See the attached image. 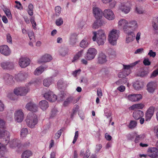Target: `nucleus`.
<instances>
[{
	"label": "nucleus",
	"mask_w": 158,
	"mask_h": 158,
	"mask_svg": "<svg viewBox=\"0 0 158 158\" xmlns=\"http://www.w3.org/2000/svg\"><path fill=\"white\" fill-rule=\"evenodd\" d=\"M94 36L92 39L93 41H96L99 46L104 44L106 40V35L103 30H99L93 32Z\"/></svg>",
	"instance_id": "nucleus-1"
},
{
	"label": "nucleus",
	"mask_w": 158,
	"mask_h": 158,
	"mask_svg": "<svg viewBox=\"0 0 158 158\" xmlns=\"http://www.w3.org/2000/svg\"><path fill=\"white\" fill-rule=\"evenodd\" d=\"M26 121L28 127L33 128L38 123L37 116L33 113H29L27 116Z\"/></svg>",
	"instance_id": "nucleus-2"
},
{
	"label": "nucleus",
	"mask_w": 158,
	"mask_h": 158,
	"mask_svg": "<svg viewBox=\"0 0 158 158\" xmlns=\"http://www.w3.org/2000/svg\"><path fill=\"white\" fill-rule=\"evenodd\" d=\"M119 31L115 29L112 30L109 34L108 40L110 44L115 45L119 36Z\"/></svg>",
	"instance_id": "nucleus-3"
},
{
	"label": "nucleus",
	"mask_w": 158,
	"mask_h": 158,
	"mask_svg": "<svg viewBox=\"0 0 158 158\" xmlns=\"http://www.w3.org/2000/svg\"><path fill=\"white\" fill-rule=\"evenodd\" d=\"M29 91V88L26 87H19L15 88L14 90V94L17 96H24Z\"/></svg>",
	"instance_id": "nucleus-4"
},
{
	"label": "nucleus",
	"mask_w": 158,
	"mask_h": 158,
	"mask_svg": "<svg viewBox=\"0 0 158 158\" xmlns=\"http://www.w3.org/2000/svg\"><path fill=\"white\" fill-rule=\"evenodd\" d=\"M97 53V50L95 48H90L87 51L85 58L87 60H91L94 58Z\"/></svg>",
	"instance_id": "nucleus-5"
},
{
	"label": "nucleus",
	"mask_w": 158,
	"mask_h": 158,
	"mask_svg": "<svg viewBox=\"0 0 158 158\" xmlns=\"http://www.w3.org/2000/svg\"><path fill=\"white\" fill-rule=\"evenodd\" d=\"M44 97L46 99L51 102H55L57 99V96L53 92L50 90L45 93L44 94Z\"/></svg>",
	"instance_id": "nucleus-6"
},
{
	"label": "nucleus",
	"mask_w": 158,
	"mask_h": 158,
	"mask_svg": "<svg viewBox=\"0 0 158 158\" xmlns=\"http://www.w3.org/2000/svg\"><path fill=\"white\" fill-rule=\"evenodd\" d=\"M15 121L18 123L21 122L24 118V114L22 109L17 110L15 112Z\"/></svg>",
	"instance_id": "nucleus-7"
},
{
	"label": "nucleus",
	"mask_w": 158,
	"mask_h": 158,
	"mask_svg": "<svg viewBox=\"0 0 158 158\" xmlns=\"http://www.w3.org/2000/svg\"><path fill=\"white\" fill-rule=\"evenodd\" d=\"M2 79L7 85H11L14 84L15 83L13 77L9 74H4L3 75Z\"/></svg>",
	"instance_id": "nucleus-8"
},
{
	"label": "nucleus",
	"mask_w": 158,
	"mask_h": 158,
	"mask_svg": "<svg viewBox=\"0 0 158 158\" xmlns=\"http://www.w3.org/2000/svg\"><path fill=\"white\" fill-rule=\"evenodd\" d=\"M30 62L29 59L26 57H22L19 59V64L21 68H25L30 64Z\"/></svg>",
	"instance_id": "nucleus-9"
},
{
	"label": "nucleus",
	"mask_w": 158,
	"mask_h": 158,
	"mask_svg": "<svg viewBox=\"0 0 158 158\" xmlns=\"http://www.w3.org/2000/svg\"><path fill=\"white\" fill-rule=\"evenodd\" d=\"M93 14L96 19H101L102 17V10L98 7L94 6L93 7Z\"/></svg>",
	"instance_id": "nucleus-10"
},
{
	"label": "nucleus",
	"mask_w": 158,
	"mask_h": 158,
	"mask_svg": "<svg viewBox=\"0 0 158 158\" xmlns=\"http://www.w3.org/2000/svg\"><path fill=\"white\" fill-rule=\"evenodd\" d=\"M103 15L104 17L110 20H113L115 16L112 11L110 9H106L103 12Z\"/></svg>",
	"instance_id": "nucleus-11"
},
{
	"label": "nucleus",
	"mask_w": 158,
	"mask_h": 158,
	"mask_svg": "<svg viewBox=\"0 0 158 158\" xmlns=\"http://www.w3.org/2000/svg\"><path fill=\"white\" fill-rule=\"evenodd\" d=\"M148 156L152 158L158 157V149L156 148H150L147 151Z\"/></svg>",
	"instance_id": "nucleus-12"
},
{
	"label": "nucleus",
	"mask_w": 158,
	"mask_h": 158,
	"mask_svg": "<svg viewBox=\"0 0 158 158\" xmlns=\"http://www.w3.org/2000/svg\"><path fill=\"white\" fill-rule=\"evenodd\" d=\"M142 95L140 94H130L128 95V99L131 102H136L140 100L142 98Z\"/></svg>",
	"instance_id": "nucleus-13"
},
{
	"label": "nucleus",
	"mask_w": 158,
	"mask_h": 158,
	"mask_svg": "<svg viewBox=\"0 0 158 158\" xmlns=\"http://www.w3.org/2000/svg\"><path fill=\"white\" fill-rule=\"evenodd\" d=\"M25 108L28 110L33 112H36L38 109L37 105L31 102L27 103L26 105Z\"/></svg>",
	"instance_id": "nucleus-14"
},
{
	"label": "nucleus",
	"mask_w": 158,
	"mask_h": 158,
	"mask_svg": "<svg viewBox=\"0 0 158 158\" xmlns=\"http://www.w3.org/2000/svg\"><path fill=\"white\" fill-rule=\"evenodd\" d=\"M1 65L3 69H10L14 68V64L13 63L9 61H5L1 63Z\"/></svg>",
	"instance_id": "nucleus-15"
},
{
	"label": "nucleus",
	"mask_w": 158,
	"mask_h": 158,
	"mask_svg": "<svg viewBox=\"0 0 158 158\" xmlns=\"http://www.w3.org/2000/svg\"><path fill=\"white\" fill-rule=\"evenodd\" d=\"M154 112V108L153 106L150 107L147 110L145 114V120H150L153 116Z\"/></svg>",
	"instance_id": "nucleus-16"
},
{
	"label": "nucleus",
	"mask_w": 158,
	"mask_h": 158,
	"mask_svg": "<svg viewBox=\"0 0 158 158\" xmlns=\"http://www.w3.org/2000/svg\"><path fill=\"white\" fill-rule=\"evenodd\" d=\"M125 33L128 35L126 40V43H129L135 40V35L133 31H129Z\"/></svg>",
	"instance_id": "nucleus-17"
},
{
	"label": "nucleus",
	"mask_w": 158,
	"mask_h": 158,
	"mask_svg": "<svg viewBox=\"0 0 158 158\" xmlns=\"http://www.w3.org/2000/svg\"><path fill=\"white\" fill-rule=\"evenodd\" d=\"M0 52L6 56H8L10 53V50L7 46L3 45L0 46Z\"/></svg>",
	"instance_id": "nucleus-18"
},
{
	"label": "nucleus",
	"mask_w": 158,
	"mask_h": 158,
	"mask_svg": "<svg viewBox=\"0 0 158 158\" xmlns=\"http://www.w3.org/2000/svg\"><path fill=\"white\" fill-rule=\"evenodd\" d=\"M129 23L125 19L120 20L118 23V26L123 27V29L125 32L128 31V26Z\"/></svg>",
	"instance_id": "nucleus-19"
},
{
	"label": "nucleus",
	"mask_w": 158,
	"mask_h": 158,
	"mask_svg": "<svg viewBox=\"0 0 158 158\" xmlns=\"http://www.w3.org/2000/svg\"><path fill=\"white\" fill-rule=\"evenodd\" d=\"M156 84L154 82L151 81L149 82L147 85V90L150 93H153L155 91Z\"/></svg>",
	"instance_id": "nucleus-20"
},
{
	"label": "nucleus",
	"mask_w": 158,
	"mask_h": 158,
	"mask_svg": "<svg viewBox=\"0 0 158 158\" xmlns=\"http://www.w3.org/2000/svg\"><path fill=\"white\" fill-rule=\"evenodd\" d=\"M27 77L28 75L26 73L23 72L19 73L16 75L15 79L17 81H22L25 80Z\"/></svg>",
	"instance_id": "nucleus-21"
},
{
	"label": "nucleus",
	"mask_w": 158,
	"mask_h": 158,
	"mask_svg": "<svg viewBox=\"0 0 158 158\" xmlns=\"http://www.w3.org/2000/svg\"><path fill=\"white\" fill-rule=\"evenodd\" d=\"M52 60L51 56L49 54H45L42 56L38 60L39 63L48 62Z\"/></svg>",
	"instance_id": "nucleus-22"
},
{
	"label": "nucleus",
	"mask_w": 158,
	"mask_h": 158,
	"mask_svg": "<svg viewBox=\"0 0 158 158\" xmlns=\"http://www.w3.org/2000/svg\"><path fill=\"white\" fill-rule=\"evenodd\" d=\"M78 100L75 99L73 97H70L68 98L66 100L64 101V105L65 106H66L70 103L74 104L77 103Z\"/></svg>",
	"instance_id": "nucleus-23"
},
{
	"label": "nucleus",
	"mask_w": 158,
	"mask_h": 158,
	"mask_svg": "<svg viewBox=\"0 0 158 158\" xmlns=\"http://www.w3.org/2000/svg\"><path fill=\"white\" fill-rule=\"evenodd\" d=\"M106 61V56L105 54L102 53H100L98 57V62L100 64H103Z\"/></svg>",
	"instance_id": "nucleus-24"
},
{
	"label": "nucleus",
	"mask_w": 158,
	"mask_h": 158,
	"mask_svg": "<svg viewBox=\"0 0 158 158\" xmlns=\"http://www.w3.org/2000/svg\"><path fill=\"white\" fill-rule=\"evenodd\" d=\"M138 27V25L136 21H131L128 23V31H129V28H131L132 31H134L137 29Z\"/></svg>",
	"instance_id": "nucleus-25"
},
{
	"label": "nucleus",
	"mask_w": 158,
	"mask_h": 158,
	"mask_svg": "<svg viewBox=\"0 0 158 158\" xmlns=\"http://www.w3.org/2000/svg\"><path fill=\"white\" fill-rule=\"evenodd\" d=\"M143 115V112L140 110L135 111L133 114V117L136 119H138Z\"/></svg>",
	"instance_id": "nucleus-26"
},
{
	"label": "nucleus",
	"mask_w": 158,
	"mask_h": 158,
	"mask_svg": "<svg viewBox=\"0 0 158 158\" xmlns=\"http://www.w3.org/2000/svg\"><path fill=\"white\" fill-rule=\"evenodd\" d=\"M39 105L40 108L43 110H46L49 106L48 102L45 100H43L40 101Z\"/></svg>",
	"instance_id": "nucleus-27"
},
{
	"label": "nucleus",
	"mask_w": 158,
	"mask_h": 158,
	"mask_svg": "<svg viewBox=\"0 0 158 158\" xmlns=\"http://www.w3.org/2000/svg\"><path fill=\"white\" fill-rule=\"evenodd\" d=\"M9 145L10 148L14 149L16 147L19 148V147L20 144L19 143V141L18 140L14 139L10 141Z\"/></svg>",
	"instance_id": "nucleus-28"
},
{
	"label": "nucleus",
	"mask_w": 158,
	"mask_h": 158,
	"mask_svg": "<svg viewBox=\"0 0 158 158\" xmlns=\"http://www.w3.org/2000/svg\"><path fill=\"white\" fill-rule=\"evenodd\" d=\"M0 139L7 138V139L9 140L8 138L10 136L9 132L7 131L3 130L2 129L0 130Z\"/></svg>",
	"instance_id": "nucleus-29"
},
{
	"label": "nucleus",
	"mask_w": 158,
	"mask_h": 158,
	"mask_svg": "<svg viewBox=\"0 0 158 158\" xmlns=\"http://www.w3.org/2000/svg\"><path fill=\"white\" fill-rule=\"evenodd\" d=\"M6 143H2L0 142V154L3 153L6 151V145L9 143L8 140L5 139Z\"/></svg>",
	"instance_id": "nucleus-30"
},
{
	"label": "nucleus",
	"mask_w": 158,
	"mask_h": 158,
	"mask_svg": "<svg viewBox=\"0 0 158 158\" xmlns=\"http://www.w3.org/2000/svg\"><path fill=\"white\" fill-rule=\"evenodd\" d=\"M47 68V66L44 67L43 66H40L37 68L34 72V74L36 75H39L40 74L44 69Z\"/></svg>",
	"instance_id": "nucleus-31"
},
{
	"label": "nucleus",
	"mask_w": 158,
	"mask_h": 158,
	"mask_svg": "<svg viewBox=\"0 0 158 158\" xmlns=\"http://www.w3.org/2000/svg\"><path fill=\"white\" fill-rule=\"evenodd\" d=\"M102 24L103 21L102 20L96 19L93 24L92 27L94 29H98L99 27L101 26Z\"/></svg>",
	"instance_id": "nucleus-32"
},
{
	"label": "nucleus",
	"mask_w": 158,
	"mask_h": 158,
	"mask_svg": "<svg viewBox=\"0 0 158 158\" xmlns=\"http://www.w3.org/2000/svg\"><path fill=\"white\" fill-rule=\"evenodd\" d=\"M53 81V79L52 77L45 79L43 81L44 85L47 87H49Z\"/></svg>",
	"instance_id": "nucleus-33"
},
{
	"label": "nucleus",
	"mask_w": 158,
	"mask_h": 158,
	"mask_svg": "<svg viewBox=\"0 0 158 158\" xmlns=\"http://www.w3.org/2000/svg\"><path fill=\"white\" fill-rule=\"evenodd\" d=\"M144 106V105L142 103L136 104L132 105L130 107L131 110H133L135 109H142Z\"/></svg>",
	"instance_id": "nucleus-34"
},
{
	"label": "nucleus",
	"mask_w": 158,
	"mask_h": 158,
	"mask_svg": "<svg viewBox=\"0 0 158 158\" xmlns=\"http://www.w3.org/2000/svg\"><path fill=\"white\" fill-rule=\"evenodd\" d=\"M134 88L136 90H139L141 89L143 86L142 82L137 81H136L133 84Z\"/></svg>",
	"instance_id": "nucleus-35"
},
{
	"label": "nucleus",
	"mask_w": 158,
	"mask_h": 158,
	"mask_svg": "<svg viewBox=\"0 0 158 158\" xmlns=\"http://www.w3.org/2000/svg\"><path fill=\"white\" fill-rule=\"evenodd\" d=\"M77 35L76 33H72L69 36V40L70 44L72 45H74L76 43V40Z\"/></svg>",
	"instance_id": "nucleus-36"
},
{
	"label": "nucleus",
	"mask_w": 158,
	"mask_h": 158,
	"mask_svg": "<svg viewBox=\"0 0 158 158\" xmlns=\"http://www.w3.org/2000/svg\"><path fill=\"white\" fill-rule=\"evenodd\" d=\"M32 155V152L29 150L24 151L22 154V158H29Z\"/></svg>",
	"instance_id": "nucleus-37"
},
{
	"label": "nucleus",
	"mask_w": 158,
	"mask_h": 158,
	"mask_svg": "<svg viewBox=\"0 0 158 158\" xmlns=\"http://www.w3.org/2000/svg\"><path fill=\"white\" fill-rule=\"evenodd\" d=\"M120 9L122 11L124 12L126 14L128 13L130 11V7L127 6V3L126 5H123L120 7Z\"/></svg>",
	"instance_id": "nucleus-38"
},
{
	"label": "nucleus",
	"mask_w": 158,
	"mask_h": 158,
	"mask_svg": "<svg viewBox=\"0 0 158 158\" xmlns=\"http://www.w3.org/2000/svg\"><path fill=\"white\" fill-rule=\"evenodd\" d=\"M135 12L139 14H143L145 13V10L143 8L140 6H137L135 9Z\"/></svg>",
	"instance_id": "nucleus-39"
},
{
	"label": "nucleus",
	"mask_w": 158,
	"mask_h": 158,
	"mask_svg": "<svg viewBox=\"0 0 158 158\" xmlns=\"http://www.w3.org/2000/svg\"><path fill=\"white\" fill-rule=\"evenodd\" d=\"M83 53V50H81L77 52L74 56L72 62H74L77 61L81 57Z\"/></svg>",
	"instance_id": "nucleus-40"
},
{
	"label": "nucleus",
	"mask_w": 158,
	"mask_h": 158,
	"mask_svg": "<svg viewBox=\"0 0 158 158\" xmlns=\"http://www.w3.org/2000/svg\"><path fill=\"white\" fill-rule=\"evenodd\" d=\"M68 49L67 48H61L59 50L60 55L62 56H64L68 54Z\"/></svg>",
	"instance_id": "nucleus-41"
},
{
	"label": "nucleus",
	"mask_w": 158,
	"mask_h": 158,
	"mask_svg": "<svg viewBox=\"0 0 158 158\" xmlns=\"http://www.w3.org/2000/svg\"><path fill=\"white\" fill-rule=\"evenodd\" d=\"M139 62V60L137 61L128 65H123L124 69H128L131 68L132 67L136 65Z\"/></svg>",
	"instance_id": "nucleus-42"
},
{
	"label": "nucleus",
	"mask_w": 158,
	"mask_h": 158,
	"mask_svg": "<svg viewBox=\"0 0 158 158\" xmlns=\"http://www.w3.org/2000/svg\"><path fill=\"white\" fill-rule=\"evenodd\" d=\"M152 24V27L155 29L158 30V17L153 19Z\"/></svg>",
	"instance_id": "nucleus-43"
},
{
	"label": "nucleus",
	"mask_w": 158,
	"mask_h": 158,
	"mask_svg": "<svg viewBox=\"0 0 158 158\" xmlns=\"http://www.w3.org/2000/svg\"><path fill=\"white\" fill-rule=\"evenodd\" d=\"M28 133V131L27 128H22L20 131V136L21 137H24L26 136Z\"/></svg>",
	"instance_id": "nucleus-44"
},
{
	"label": "nucleus",
	"mask_w": 158,
	"mask_h": 158,
	"mask_svg": "<svg viewBox=\"0 0 158 158\" xmlns=\"http://www.w3.org/2000/svg\"><path fill=\"white\" fill-rule=\"evenodd\" d=\"M3 10L8 18L11 19L12 18V15L10 10L6 7H5Z\"/></svg>",
	"instance_id": "nucleus-45"
},
{
	"label": "nucleus",
	"mask_w": 158,
	"mask_h": 158,
	"mask_svg": "<svg viewBox=\"0 0 158 158\" xmlns=\"http://www.w3.org/2000/svg\"><path fill=\"white\" fill-rule=\"evenodd\" d=\"M89 45V43L87 41L82 40L80 42V46L83 48H85L87 47Z\"/></svg>",
	"instance_id": "nucleus-46"
},
{
	"label": "nucleus",
	"mask_w": 158,
	"mask_h": 158,
	"mask_svg": "<svg viewBox=\"0 0 158 158\" xmlns=\"http://www.w3.org/2000/svg\"><path fill=\"white\" fill-rule=\"evenodd\" d=\"M137 126V122L135 121L131 120L130 121L128 127L131 129H133Z\"/></svg>",
	"instance_id": "nucleus-47"
},
{
	"label": "nucleus",
	"mask_w": 158,
	"mask_h": 158,
	"mask_svg": "<svg viewBox=\"0 0 158 158\" xmlns=\"http://www.w3.org/2000/svg\"><path fill=\"white\" fill-rule=\"evenodd\" d=\"M105 115L107 118H110L111 116V113L110 110L107 108H105L104 110Z\"/></svg>",
	"instance_id": "nucleus-48"
},
{
	"label": "nucleus",
	"mask_w": 158,
	"mask_h": 158,
	"mask_svg": "<svg viewBox=\"0 0 158 158\" xmlns=\"http://www.w3.org/2000/svg\"><path fill=\"white\" fill-rule=\"evenodd\" d=\"M62 134V131L61 130H60L58 131L55 134V135L54 137V138L56 139H58L60 135H61Z\"/></svg>",
	"instance_id": "nucleus-49"
},
{
	"label": "nucleus",
	"mask_w": 158,
	"mask_h": 158,
	"mask_svg": "<svg viewBox=\"0 0 158 158\" xmlns=\"http://www.w3.org/2000/svg\"><path fill=\"white\" fill-rule=\"evenodd\" d=\"M63 20L62 18H60L56 20V24L58 26H61L63 23Z\"/></svg>",
	"instance_id": "nucleus-50"
},
{
	"label": "nucleus",
	"mask_w": 158,
	"mask_h": 158,
	"mask_svg": "<svg viewBox=\"0 0 158 158\" xmlns=\"http://www.w3.org/2000/svg\"><path fill=\"white\" fill-rule=\"evenodd\" d=\"M78 106H76L73 108V113L71 115V118H73L74 114L76 113L78 109Z\"/></svg>",
	"instance_id": "nucleus-51"
},
{
	"label": "nucleus",
	"mask_w": 158,
	"mask_h": 158,
	"mask_svg": "<svg viewBox=\"0 0 158 158\" xmlns=\"http://www.w3.org/2000/svg\"><path fill=\"white\" fill-rule=\"evenodd\" d=\"M143 137V135H136V138L135 139V143H138L139 140L141 139H142Z\"/></svg>",
	"instance_id": "nucleus-52"
},
{
	"label": "nucleus",
	"mask_w": 158,
	"mask_h": 158,
	"mask_svg": "<svg viewBox=\"0 0 158 158\" xmlns=\"http://www.w3.org/2000/svg\"><path fill=\"white\" fill-rule=\"evenodd\" d=\"M78 135H78V131H76V132H75V136L74 137V139H73V144L75 143L76 142V141L78 139Z\"/></svg>",
	"instance_id": "nucleus-53"
},
{
	"label": "nucleus",
	"mask_w": 158,
	"mask_h": 158,
	"mask_svg": "<svg viewBox=\"0 0 158 158\" xmlns=\"http://www.w3.org/2000/svg\"><path fill=\"white\" fill-rule=\"evenodd\" d=\"M14 94L12 92H9L7 94V97L11 100H14L15 99L14 97Z\"/></svg>",
	"instance_id": "nucleus-54"
},
{
	"label": "nucleus",
	"mask_w": 158,
	"mask_h": 158,
	"mask_svg": "<svg viewBox=\"0 0 158 158\" xmlns=\"http://www.w3.org/2000/svg\"><path fill=\"white\" fill-rule=\"evenodd\" d=\"M28 36L30 40H32L34 38V34L32 31H30L28 33Z\"/></svg>",
	"instance_id": "nucleus-55"
},
{
	"label": "nucleus",
	"mask_w": 158,
	"mask_h": 158,
	"mask_svg": "<svg viewBox=\"0 0 158 158\" xmlns=\"http://www.w3.org/2000/svg\"><path fill=\"white\" fill-rule=\"evenodd\" d=\"M158 75V69L154 70L151 75V77H154Z\"/></svg>",
	"instance_id": "nucleus-56"
},
{
	"label": "nucleus",
	"mask_w": 158,
	"mask_h": 158,
	"mask_svg": "<svg viewBox=\"0 0 158 158\" xmlns=\"http://www.w3.org/2000/svg\"><path fill=\"white\" fill-rule=\"evenodd\" d=\"M7 42L10 44H12V38L10 35L9 34L7 35Z\"/></svg>",
	"instance_id": "nucleus-57"
},
{
	"label": "nucleus",
	"mask_w": 158,
	"mask_h": 158,
	"mask_svg": "<svg viewBox=\"0 0 158 158\" xmlns=\"http://www.w3.org/2000/svg\"><path fill=\"white\" fill-rule=\"evenodd\" d=\"M143 63L145 65H149L151 64V62L148 59H145L143 61Z\"/></svg>",
	"instance_id": "nucleus-58"
},
{
	"label": "nucleus",
	"mask_w": 158,
	"mask_h": 158,
	"mask_svg": "<svg viewBox=\"0 0 158 158\" xmlns=\"http://www.w3.org/2000/svg\"><path fill=\"white\" fill-rule=\"evenodd\" d=\"M90 153L89 149H87L85 153L84 154L83 158H88L89 156Z\"/></svg>",
	"instance_id": "nucleus-59"
},
{
	"label": "nucleus",
	"mask_w": 158,
	"mask_h": 158,
	"mask_svg": "<svg viewBox=\"0 0 158 158\" xmlns=\"http://www.w3.org/2000/svg\"><path fill=\"white\" fill-rule=\"evenodd\" d=\"M117 89L121 92H123L125 90V87L123 85H121L118 87Z\"/></svg>",
	"instance_id": "nucleus-60"
},
{
	"label": "nucleus",
	"mask_w": 158,
	"mask_h": 158,
	"mask_svg": "<svg viewBox=\"0 0 158 158\" xmlns=\"http://www.w3.org/2000/svg\"><path fill=\"white\" fill-rule=\"evenodd\" d=\"M55 10L56 15L57 13L59 14L61 11V8L59 6H57L55 7Z\"/></svg>",
	"instance_id": "nucleus-61"
},
{
	"label": "nucleus",
	"mask_w": 158,
	"mask_h": 158,
	"mask_svg": "<svg viewBox=\"0 0 158 158\" xmlns=\"http://www.w3.org/2000/svg\"><path fill=\"white\" fill-rule=\"evenodd\" d=\"M148 55L151 57H154L156 55V53L155 52H153L152 50H150L149 51Z\"/></svg>",
	"instance_id": "nucleus-62"
},
{
	"label": "nucleus",
	"mask_w": 158,
	"mask_h": 158,
	"mask_svg": "<svg viewBox=\"0 0 158 158\" xmlns=\"http://www.w3.org/2000/svg\"><path fill=\"white\" fill-rule=\"evenodd\" d=\"M141 33L140 32H138L136 36L135 39L138 43H139V41L140 38Z\"/></svg>",
	"instance_id": "nucleus-63"
},
{
	"label": "nucleus",
	"mask_w": 158,
	"mask_h": 158,
	"mask_svg": "<svg viewBox=\"0 0 158 158\" xmlns=\"http://www.w3.org/2000/svg\"><path fill=\"white\" fill-rule=\"evenodd\" d=\"M154 131L156 134V136L158 138V126L154 127Z\"/></svg>",
	"instance_id": "nucleus-64"
}]
</instances>
